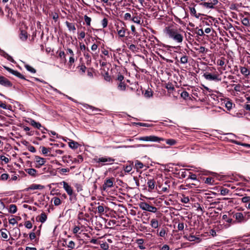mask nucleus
<instances>
[{"mask_svg": "<svg viewBox=\"0 0 250 250\" xmlns=\"http://www.w3.org/2000/svg\"><path fill=\"white\" fill-rule=\"evenodd\" d=\"M96 218L95 224V235L98 236V238H103L105 236V233L104 229H105V219L101 217L100 215L99 216L95 215Z\"/></svg>", "mask_w": 250, "mask_h": 250, "instance_id": "nucleus-1", "label": "nucleus"}, {"mask_svg": "<svg viewBox=\"0 0 250 250\" xmlns=\"http://www.w3.org/2000/svg\"><path fill=\"white\" fill-rule=\"evenodd\" d=\"M165 32L169 38L175 42L181 43L183 42V36L177 29L167 26L165 28Z\"/></svg>", "mask_w": 250, "mask_h": 250, "instance_id": "nucleus-2", "label": "nucleus"}, {"mask_svg": "<svg viewBox=\"0 0 250 250\" xmlns=\"http://www.w3.org/2000/svg\"><path fill=\"white\" fill-rule=\"evenodd\" d=\"M115 160L110 157L104 156L99 158H95V167H100L103 166L113 164Z\"/></svg>", "mask_w": 250, "mask_h": 250, "instance_id": "nucleus-3", "label": "nucleus"}, {"mask_svg": "<svg viewBox=\"0 0 250 250\" xmlns=\"http://www.w3.org/2000/svg\"><path fill=\"white\" fill-rule=\"evenodd\" d=\"M119 185V180H116L114 178H107L105 179L104 183L102 188V190L107 191L109 188L114 187H117Z\"/></svg>", "mask_w": 250, "mask_h": 250, "instance_id": "nucleus-4", "label": "nucleus"}, {"mask_svg": "<svg viewBox=\"0 0 250 250\" xmlns=\"http://www.w3.org/2000/svg\"><path fill=\"white\" fill-rule=\"evenodd\" d=\"M136 140L146 141V142H160L164 141V139L161 137H159L154 135L146 136L140 137L136 138Z\"/></svg>", "mask_w": 250, "mask_h": 250, "instance_id": "nucleus-5", "label": "nucleus"}, {"mask_svg": "<svg viewBox=\"0 0 250 250\" xmlns=\"http://www.w3.org/2000/svg\"><path fill=\"white\" fill-rule=\"evenodd\" d=\"M139 207L143 210L155 213L157 211V208L152 206L146 202H142L139 204Z\"/></svg>", "mask_w": 250, "mask_h": 250, "instance_id": "nucleus-6", "label": "nucleus"}, {"mask_svg": "<svg viewBox=\"0 0 250 250\" xmlns=\"http://www.w3.org/2000/svg\"><path fill=\"white\" fill-rule=\"evenodd\" d=\"M204 78L208 81H213L218 82L221 81V78L219 75L206 72L203 75Z\"/></svg>", "mask_w": 250, "mask_h": 250, "instance_id": "nucleus-7", "label": "nucleus"}, {"mask_svg": "<svg viewBox=\"0 0 250 250\" xmlns=\"http://www.w3.org/2000/svg\"><path fill=\"white\" fill-rule=\"evenodd\" d=\"M233 217L235 218V220L233 221V224L244 223L247 221L248 219H246L242 212H236L233 215Z\"/></svg>", "mask_w": 250, "mask_h": 250, "instance_id": "nucleus-8", "label": "nucleus"}, {"mask_svg": "<svg viewBox=\"0 0 250 250\" xmlns=\"http://www.w3.org/2000/svg\"><path fill=\"white\" fill-rule=\"evenodd\" d=\"M60 184L63 186V188L67 194L70 196V199L71 200L75 195L73 193L72 188L65 181L62 182Z\"/></svg>", "mask_w": 250, "mask_h": 250, "instance_id": "nucleus-9", "label": "nucleus"}, {"mask_svg": "<svg viewBox=\"0 0 250 250\" xmlns=\"http://www.w3.org/2000/svg\"><path fill=\"white\" fill-rule=\"evenodd\" d=\"M183 238L189 241L195 242L197 243H200L202 240V239L200 237L196 236L192 234H184Z\"/></svg>", "mask_w": 250, "mask_h": 250, "instance_id": "nucleus-10", "label": "nucleus"}, {"mask_svg": "<svg viewBox=\"0 0 250 250\" xmlns=\"http://www.w3.org/2000/svg\"><path fill=\"white\" fill-rule=\"evenodd\" d=\"M218 3V0H208L207 2H202L200 3V5L206 7L207 9H214V6Z\"/></svg>", "mask_w": 250, "mask_h": 250, "instance_id": "nucleus-11", "label": "nucleus"}, {"mask_svg": "<svg viewBox=\"0 0 250 250\" xmlns=\"http://www.w3.org/2000/svg\"><path fill=\"white\" fill-rule=\"evenodd\" d=\"M4 68L10 73L16 76V77L23 80H26L24 76L22 75L21 73L17 71L14 70L7 66H4Z\"/></svg>", "mask_w": 250, "mask_h": 250, "instance_id": "nucleus-12", "label": "nucleus"}, {"mask_svg": "<svg viewBox=\"0 0 250 250\" xmlns=\"http://www.w3.org/2000/svg\"><path fill=\"white\" fill-rule=\"evenodd\" d=\"M105 206L104 204H100L99 202L98 203L95 202V209H96V211H95V214H96L97 211L100 214H104Z\"/></svg>", "mask_w": 250, "mask_h": 250, "instance_id": "nucleus-13", "label": "nucleus"}, {"mask_svg": "<svg viewBox=\"0 0 250 250\" xmlns=\"http://www.w3.org/2000/svg\"><path fill=\"white\" fill-rule=\"evenodd\" d=\"M193 187L198 188V185L196 183H190L188 182L187 183L184 182V184L179 186L180 189L186 190L188 188H191Z\"/></svg>", "mask_w": 250, "mask_h": 250, "instance_id": "nucleus-14", "label": "nucleus"}, {"mask_svg": "<svg viewBox=\"0 0 250 250\" xmlns=\"http://www.w3.org/2000/svg\"><path fill=\"white\" fill-rule=\"evenodd\" d=\"M0 84L5 87H11L12 86V83L7 78L0 75Z\"/></svg>", "mask_w": 250, "mask_h": 250, "instance_id": "nucleus-15", "label": "nucleus"}, {"mask_svg": "<svg viewBox=\"0 0 250 250\" xmlns=\"http://www.w3.org/2000/svg\"><path fill=\"white\" fill-rule=\"evenodd\" d=\"M186 171V169H182L178 172H173V174L176 178L179 179H183L186 178L187 176V173Z\"/></svg>", "mask_w": 250, "mask_h": 250, "instance_id": "nucleus-16", "label": "nucleus"}, {"mask_svg": "<svg viewBox=\"0 0 250 250\" xmlns=\"http://www.w3.org/2000/svg\"><path fill=\"white\" fill-rule=\"evenodd\" d=\"M35 161L38 163L36 167L40 168L43 165L46 161L43 158L40 157V156H36L35 158Z\"/></svg>", "mask_w": 250, "mask_h": 250, "instance_id": "nucleus-17", "label": "nucleus"}, {"mask_svg": "<svg viewBox=\"0 0 250 250\" xmlns=\"http://www.w3.org/2000/svg\"><path fill=\"white\" fill-rule=\"evenodd\" d=\"M44 188V187L41 185L32 184L29 187L25 189V191H28L30 189H42Z\"/></svg>", "mask_w": 250, "mask_h": 250, "instance_id": "nucleus-18", "label": "nucleus"}, {"mask_svg": "<svg viewBox=\"0 0 250 250\" xmlns=\"http://www.w3.org/2000/svg\"><path fill=\"white\" fill-rule=\"evenodd\" d=\"M190 14L191 16L195 17L197 19H199L200 16L204 15L202 14L197 13L195 8L194 7H189Z\"/></svg>", "mask_w": 250, "mask_h": 250, "instance_id": "nucleus-19", "label": "nucleus"}, {"mask_svg": "<svg viewBox=\"0 0 250 250\" xmlns=\"http://www.w3.org/2000/svg\"><path fill=\"white\" fill-rule=\"evenodd\" d=\"M155 181L153 179H148L147 182V185L149 191L153 190L155 187Z\"/></svg>", "mask_w": 250, "mask_h": 250, "instance_id": "nucleus-20", "label": "nucleus"}, {"mask_svg": "<svg viewBox=\"0 0 250 250\" xmlns=\"http://www.w3.org/2000/svg\"><path fill=\"white\" fill-rule=\"evenodd\" d=\"M30 123L35 128L40 129L41 127H42L43 129L46 130V128L42 126V125L40 123L36 122L34 120L31 119Z\"/></svg>", "mask_w": 250, "mask_h": 250, "instance_id": "nucleus-21", "label": "nucleus"}, {"mask_svg": "<svg viewBox=\"0 0 250 250\" xmlns=\"http://www.w3.org/2000/svg\"><path fill=\"white\" fill-rule=\"evenodd\" d=\"M189 174L190 175H189L188 177L185 180V183H187L188 182L189 180L196 181L198 183H199V180L197 179V176L195 174L189 172Z\"/></svg>", "mask_w": 250, "mask_h": 250, "instance_id": "nucleus-22", "label": "nucleus"}, {"mask_svg": "<svg viewBox=\"0 0 250 250\" xmlns=\"http://www.w3.org/2000/svg\"><path fill=\"white\" fill-rule=\"evenodd\" d=\"M20 38L22 41H25L28 38L27 32L25 30H21L20 34Z\"/></svg>", "mask_w": 250, "mask_h": 250, "instance_id": "nucleus-23", "label": "nucleus"}, {"mask_svg": "<svg viewBox=\"0 0 250 250\" xmlns=\"http://www.w3.org/2000/svg\"><path fill=\"white\" fill-rule=\"evenodd\" d=\"M153 92L151 90V89L148 88L147 90L145 91L144 95L145 98H150L153 96Z\"/></svg>", "mask_w": 250, "mask_h": 250, "instance_id": "nucleus-24", "label": "nucleus"}, {"mask_svg": "<svg viewBox=\"0 0 250 250\" xmlns=\"http://www.w3.org/2000/svg\"><path fill=\"white\" fill-rule=\"evenodd\" d=\"M68 144L69 146L73 149L77 148L79 146V144L78 143H77V142H75L73 140H70V142H69Z\"/></svg>", "mask_w": 250, "mask_h": 250, "instance_id": "nucleus-25", "label": "nucleus"}, {"mask_svg": "<svg viewBox=\"0 0 250 250\" xmlns=\"http://www.w3.org/2000/svg\"><path fill=\"white\" fill-rule=\"evenodd\" d=\"M144 164L139 160H136L135 161V168L138 170L140 169H142L144 167Z\"/></svg>", "mask_w": 250, "mask_h": 250, "instance_id": "nucleus-26", "label": "nucleus"}, {"mask_svg": "<svg viewBox=\"0 0 250 250\" xmlns=\"http://www.w3.org/2000/svg\"><path fill=\"white\" fill-rule=\"evenodd\" d=\"M209 19H211V20H214V19L212 17H208V18H205L204 19V20L203 21H202V24L203 25H208V26H209L210 25H212V21H208V20Z\"/></svg>", "mask_w": 250, "mask_h": 250, "instance_id": "nucleus-27", "label": "nucleus"}, {"mask_svg": "<svg viewBox=\"0 0 250 250\" xmlns=\"http://www.w3.org/2000/svg\"><path fill=\"white\" fill-rule=\"evenodd\" d=\"M241 73L245 76H248L250 74V71L245 67H240Z\"/></svg>", "mask_w": 250, "mask_h": 250, "instance_id": "nucleus-28", "label": "nucleus"}, {"mask_svg": "<svg viewBox=\"0 0 250 250\" xmlns=\"http://www.w3.org/2000/svg\"><path fill=\"white\" fill-rule=\"evenodd\" d=\"M65 24L67 28H68L69 30L73 31H75L76 30V28L73 23H70L66 21L65 22Z\"/></svg>", "mask_w": 250, "mask_h": 250, "instance_id": "nucleus-29", "label": "nucleus"}, {"mask_svg": "<svg viewBox=\"0 0 250 250\" xmlns=\"http://www.w3.org/2000/svg\"><path fill=\"white\" fill-rule=\"evenodd\" d=\"M150 225L152 228L157 229L159 226V223L157 220L155 219H151L150 221Z\"/></svg>", "mask_w": 250, "mask_h": 250, "instance_id": "nucleus-30", "label": "nucleus"}, {"mask_svg": "<svg viewBox=\"0 0 250 250\" xmlns=\"http://www.w3.org/2000/svg\"><path fill=\"white\" fill-rule=\"evenodd\" d=\"M126 84L125 82H121L118 85V89L121 91H125L126 89Z\"/></svg>", "mask_w": 250, "mask_h": 250, "instance_id": "nucleus-31", "label": "nucleus"}, {"mask_svg": "<svg viewBox=\"0 0 250 250\" xmlns=\"http://www.w3.org/2000/svg\"><path fill=\"white\" fill-rule=\"evenodd\" d=\"M26 172L32 176H35L37 173V170L34 168H28L25 170Z\"/></svg>", "mask_w": 250, "mask_h": 250, "instance_id": "nucleus-32", "label": "nucleus"}, {"mask_svg": "<svg viewBox=\"0 0 250 250\" xmlns=\"http://www.w3.org/2000/svg\"><path fill=\"white\" fill-rule=\"evenodd\" d=\"M222 219L227 223L233 224V220H232V219L229 217V215L227 214H224L223 215Z\"/></svg>", "mask_w": 250, "mask_h": 250, "instance_id": "nucleus-33", "label": "nucleus"}, {"mask_svg": "<svg viewBox=\"0 0 250 250\" xmlns=\"http://www.w3.org/2000/svg\"><path fill=\"white\" fill-rule=\"evenodd\" d=\"M47 217L46 214L44 212H42L41 213V214L39 217V220L41 223H43L44 222H45L46 221V220H47Z\"/></svg>", "mask_w": 250, "mask_h": 250, "instance_id": "nucleus-34", "label": "nucleus"}, {"mask_svg": "<svg viewBox=\"0 0 250 250\" xmlns=\"http://www.w3.org/2000/svg\"><path fill=\"white\" fill-rule=\"evenodd\" d=\"M17 211V206L14 204H11L9 206V212L11 213H15Z\"/></svg>", "mask_w": 250, "mask_h": 250, "instance_id": "nucleus-35", "label": "nucleus"}, {"mask_svg": "<svg viewBox=\"0 0 250 250\" xmlns=\"http://www.w3.org/2000/svg\"><path fill=\"white\" fill-rule=\"evenodd\" d=\"M100 238H98V236H97V238H96L95 237V250H100V240H99Z\"/></svg>", "mask_w": 250, "mask_h": 250, "instance_id": "nucleus-36", "label": "nucleus"}, {"mask_svg": "<svg viewBox=\"0 0 250 250\" xmlns=\"http://www.w3.org/2000/svg\"><path fill=\"white\" fill-rule=\"evenodd\" d=\"M132 165L133 163L131 164H129L128 165H125L124 166V170L125 171V172L129 173L131 171V170L132 169Z\"/></svg>", "mask_w": 250, "mask_h": 250, "instance_id": "nucleus-37", "label": "nucleus"}, {"mask_svg": "<svg viewBox=\"0 0 250 250\" xmlns=\"http://www.w3.org/2000/svg\"><path fill=\"white\" fill-rule=\"evenodd\" d=\"M137 243L138 245V247L140 250H144L145 247L143 246L144 240L143 239H139L137 240Z\"/></svg>", "mask_w": 250, "mask_h": 250, "instance_id": "nucleus-38", "label": "nucleus"}, {"mask_svg": "<svg viewBox=\"0 0 250 250\" xmlns=\"http://www.w3.org/2000/svg\"><path fill=\"white\" fill-rule=\"evenodd\" d=\"M117 31L118 34L120 37L123 38L125 36V29L124 27H123L120 30L117 29Z\"/></svg>", "mask_w": 250, "mask_h": 250, "instance_id": "nucleus-39", "label": "nucleus"}, {"mask_svg": "<svg viewBox=\"0 0 250 250\" xmlns=\"http://www.w3.org/2000/svg\"><path fill=\"white\" fill-rule=\"evenodd\" d=\"M131 21L138 24H141V18L138 16H134L132 17Z\"/></svg>", "mask_w": 250, "mask_h": 250, "instance_id": "nucleus-40", "label": "nucleus"}, {"mask_svg": "<svg viewBox=\"0 0 250 250\" xmlns=\"http://www.w3.org/2000/svg\"><path fill=\"white\" fill-rule=\"evenodd\" d=\"M155 145H143V144H139L136 145L134 146H129L130 147H146L149 146H154Z\"/></svg>", "mask_w": 250, "mask_h": 250, "instance_id": "nucleus-41", "label": "nucleus"}, {"mask_svg": "<svg viewBox=\"0 0 250 250\" xmlns=\"http://www.w3.org/2000/svg\"><path fill=\"white\" fill-rule=\"evenodd\" d=\"M53 201L54 204L55 206H58L61 204V201L60 199L58 197H54L52 199V201Z\"/></svg>", "mask_w": 250, "mask_h": 250, "instance_id": "nucleus-42", "label": "nucleus"}, {"mask_svg": "<svg viewBox=\"0 0 250 250\" xmlns=\"http://www.w3.org/2000/svg\"><path fill=\"white\" fill-rule=\"evenodd\" d=\"M117 222H118L115 220H109V221L107 222V225L109 226H118L119 225L117 224Z\"/></svg>", "mask_w": 250, "mask_h": 250, "instance_id": "nucleus-43", "label": "nucleus"}, {"mask_svg": "<svg viewBox=\"0 0 250 250\" xmlns=\"http://www.w3.org/2000/svg\"><path fill=\"white\" fill-rule=\"evenodd\" d=\"M242 23L246 26H250V21L248 18H244L242 20Z\"/></svg>", "mask_w": 250, "mask_h": 250, "instance_id": "nucleus-44", "label": "nucleus"}, {"mask_svg": "<svg viewBox=\"0 0 250 250\" xmlns=\"http://www.w3.org/2000/svg\"><path fill=\"white\" fill-rule=\"evenodd\" d=\"M214 181L211 177H208L206 179L205 183L209 185H213Z\"/></svg>", "mask_w": 250, "mask_h": 250, "instance_id": "nucleus-45", "label": "nucleus"}, {"mask_svg": "<svg viewBox=\"0 0 250 250\" xmlns=\"http://www.w3.org/2000/svg\"><path fill=\"white\" fill-rule=\"evenodd\" d=\"M188 57L187 55H184L181 57L180 62L182 64H186L188 63Z\"/></svg>", "mask_w": 250, "mask_h": 250, "instance_id": "nucleus-46", "label": "nucleus"}, {"mask_svg": "<svg viewBox=\"0 0 250 250\" xmlns=\"http://www.w3.org/2000/svg\"><path fill=\"white\" fill-rule=\"evenodd\" d=\"M166 142L167 145L170 146H173L176 144V141L172 139H167Z\"/></svg>", "mask_w": 250, "mask_h": 250, "instance_id": "nucleus-47", "label": "nucleus"}, {"mask_svg": "<svg viewBox=\"0 0 250 250\" xmlns=\"http://www.w3.org/2000/svg\"><path fill=\"white\" fill-rule=\"evenodd\" d=\"M25 67L28 71L32 73H35L36 72V70H35V69H34V68H33L28 64L25 65Z\"/></svg>", "mask_w": 250, "mask_h": 250, "instance_id": "nucleus-48", "label": "nucleus"}, {"mask_svg": "<svg viewBox=\"0 0 250 250\" xmlns=\"http://www.w3.org/2000/svg\"><path fill=\"white\" fill-rule=\"evenodd\" d=\"M103 76L104 77V79L106 81L110 82L111 81V77L109 75V74L107 72H105L104 74L103 75Z\"/></svg>", "mask_w": 250, "mask_h": 250, "instance_id": "nucleus-49", "label": "nucleus"}, {"mask_svg": "<svg viewBox=\"0 0 250 250\" xmlns=\"http://www.w3.org/2000/svg\"><path fill=\"white\" fill-rule=\"evenodd\" d=\"M84 21L86 23V24L87 26H89L90 25V22L91 21V19L90 18L88 17L87 16L85 15L84 17Z\"/></svg>", "mask_w": 250, "mask_h": 250, "instance_id": "nucleus-50", "label": "nucleus"}, {"mask_svg": "<svg viewBox=\"0 0 250 250\" xmlns=\"http://www.w3.org/2000/svg\"><path fill=\"white\" fill-rule=\"evenodd\" d=\"M134 124H135L136 125L140 126L149 127L150 126V125H149L148 124L141 123V122L134 123Z\"/></svg>", "mask_w": 250, "mask_h": 250, "instance_id": "nucleus-51", "label": "nucleus"}, {"mask_svg": "<svg viewBox=\"0 0 250 250\" xmlns=\"http://www.w3.org/2000/svg\"><path fill=\"white\" fill-rule=\"evenodd\" d=\"M195 49L196 51H198V52L200 53H204L205 52L206 48L204 46H201L199 48H195Z\"/></svg>", "mask_w": 250, "mask_h": 250, "instance_id": "nucleus-52", "label": "nucleus"}, {"mask_svg": "<svg viewBox=\"0 0 250 250\" xmlns=\"http://www.w3.org/2000/svg\"><path fill=\"white\" fill-rule=\"evenodd\" d=\"M181 96L184 99H186L189 96L188 93L186 91H183L181 94Z\"/></svg>", "mask_w": 250, "mask_h": 250, "instance_id": "nucleus-53", "label": "nucleus"}, {"mask_svg": "<svg viewBox=\"0 0 250 250\" xmlns=\"http://www.w3.org/2000/svg\"><path fill=\"white\" fill-rule=\"evenodd\" d=\"M0 160H1L2 161L4 162L5 164H7L9 162V159L4 155L0 156Z\"/></svg>", "mask_w": 250, "mask_h": 250, "instance_id": "nucleus-54", "label": "nucleus"}, {"mask_svg": "<svg viewBox=\"0 0 250 250\" xmlns=\"http://www.w3.org/2000/svg\"><path fill=\"white\" fill-rule=\"evenodd\" d=\"M195 33L198 36H203L205 35L202 29H198Z\"/></svg>", "mask_w": 250, "mask_h": 250, "instance_id": "nucleus-55", "label": "nucleus"}, {"mask_svg": "<svg viewBox=\"0 0 250 250\" xmlns=\"http://www.w3.org/2000/svg\"><path fill=\"white\" fill-rule=\"evenodd\" d=\"M232 104L230 101H227L225 104V106L228 110H230L232 108Z\"/></svg>", "mask_w": 250, "mask_h": 250, "instance_id": "nucleus-56", "label": "nucleus"}, {"mask_svg": "<svg viewBox=\"0 0 250 250\" xmlns=\"http://www.w3.org/2000/svg\"><path fill=\"white\" fill-rule=\"evenodd\" d=\"M24 226L28 229H30L32 228V224L30 221H26L24 223Z\"/></svg>", "mask_w": 250, "mask_h": 250, "instance_id": "nucleus-57", "label": "nucleus"}, {"mask_svg": "<svg viewBox=\"0 0 250 250\" xmlns=\"http://www.w3.org/2000/svg\"><path fill=\"white\" fill-rule=\"evenodd\" d=\"M50 15L52 16L53 19L55 21H56L59 18V15L57 13L52 12Z\"/></svg>", "mask_w": 250, "mask_h": 250, "instance_id": "nucleus-58", "label": "nucleus"}, {"mask_svg": "<svg viewBox=\"0 0 250 250\" xmlns=\"http://www.w3.org/2000/svg\"><path fill=\"white\" fill-rule=\"evenodd\" d=\"M132 18V17H131V14L129 13H126L125 14V16H124V19L125 20H126V21H127V20H129V21H131V19Z\"/></svg>", "mask_w": 250, "mask_h": 250, "instance_id": "nucleus-59", "label": "nucleus"}, {"mask_svg": "<svg viewBox=\"0 0 250 250\" xmlns=\"http://www.w3.org/2000/svg\"><path fill=\"white\" fill-rule=\"evenodd\" d=\"M107 22H108V21L106 18H104L103 19V20L102 21V24L103 28H105L107 26Z\"/></svg>", "mask_w": 250, "mask_h": 250, "instance_id": "nucleus-60", "label": "nucleus"}, {"mask_svg": "<svg viewBox=\"0 0 250 250\" xmlns=\"http://www.w3.org/2000/svg\"><path fill=\"white\" fill-rule=\"evenodd\" d=\"M229 192V190L227 188H224L221 190V194L222 195H227Z\"/></svg>", "mask_w": 250, "mask_h": 250, "instance_id": "nucleus-61", "label": "nucleus"}, {"mask_svg": "<svg viewBox=\"0 0 250 250\" xmlns=\"http://www.w3.org/2000/svg\"><path fill=\"white\" fill-rule=\"evenodd\" d=\"M166 234V231L164 228H163L161 229L159 232V236L162 237H164Z\"/></svg>", "mask_w": 250, "mask_h": 250, "instance_id": "nucleus-62", "label": "nucleus"}, {"mask_svg": "<svg viewBox=\"0 0 250 250\" xmlns=\"http://www.w3.org/2000/svg\"><path fill=\"white\" fill-rule=\"evenodd\" d=\"M234 90L236 92H240L241 91V85L240 84L234 85Z\"/></svg>", "mask_w": 250, "mask_h": 250, "instance_id": "nucleus-63", "label": "nucleus"}, {"mask_svg": "<svg viewBox=\"0 0 250 250\" xmlns=\"http://www.w3.org/2000/svg\"><path fill=\"white\" fill-rule=\"evenodd\" d=\"M9 177L8 174L6 173H3L1 175L0 179L1 180H6Z\"/></svg>", "mask_w": 250, "mask_h": 250, "instance_id": "nucleus-64", "label": "nucleus"}]
</instances>
